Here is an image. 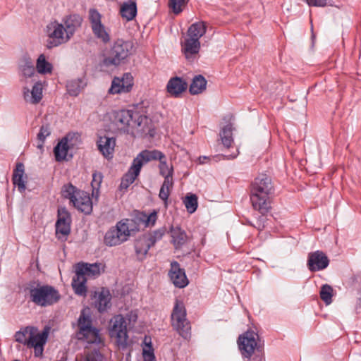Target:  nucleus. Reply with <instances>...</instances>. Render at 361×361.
Listing matches in <instances>:
<instances>
[{"mask_svg": "<svg viewBox=\"0 0 361 361\" xmlns=\"http://www.w3.org/2000/svg\"><path fill=\"white\" fill-rule=\"evenodd\" d=\"M274 192L271 178L260 174L251 185L250 201L254 209L260 214H267L271 209V197Z\"/></svg>", "mask_w": 361, "mask_h": 361, "instance_id": "1", "label": "nucleus"}, {"mask_svg": "<svg viewBox=\"0 0 361 361\" xmlns=\"http://www.w3.org/2000/svg\"><path fill=\"white\" fill-rule=\"evenodd\" d=\"M104 266L102 263H85L80 262L75 267V276L72 280V286L75 293L81 296H85L87 293V276L97 277L104 271Z\"/></svg>", "mask_w": 361, "mask_h": 361, "instance_id": "2", "label": "nucleus"}, {"mask_svg": "<svg viewBox=\"0 0 361 361\" xmlns=\"http://www.w3.org/2000/svg\"><path fill=\"white\" fill-rule=\"evenodd\" d=\"M47 333H39L37 328L26 326L15 334V341L22 343L28 348H34L35 357L42 355L44 345L47 339Z\"/></svg>", "mask_w": 361, "mask_h": 361, "instance_id": "3", "label": "nucleus"}, {"mask_svg": "<svg viewBox=\"0 0 361 361\" xmlns=\"http://www.w3.org/2000/svg\"><path fill=\"white\" fill-rule=\"evenodd\" d=\"M30 300L40 307L51 306L61 299V294L54 286L33 283L28 288Z\"/></svg>", "mask_w": 361, "mask_h": 361, "instance_id": "4", "label": "nucleus"}, {"mask_svg": "<svg viewBox=\"0 0 361 361\" xmlns=\"http://www.w3.org/2000/svg\"><path fill=\"white\" fill-rule=\"evenodd\" d=\"M61 195L70 200L78 211L90 214L92 211V202L87 192L78 189L71 183L64 185L61 190Z\"/></svg>", "mask_w": 361, "mask_h": 361, "instance_id": "5", "label": "nucleus"}, {"mask_svg": "<svg viewBox=\"0 0 361 361\" xmlns=\"http://www.w3.org/2000/svg\"><path fill=\"white\" fill-rule=\"evenodd\" d=\"M171 324L173 329L184 339L191 337V325L187 319V312L183 301L176 300L171 314Z\"/></svg>", "mask_w": 361, "mask_h": 361, "instance_id": "6", "label": "nucleus"}, {"mask_svg": "<svg viewBox=\"0 0 361 361\" xmlns=\"http://www.w3.org/2000/svg\"><path fill=\"white\" fill-rule=\"evenodd\" d=\"M158 152L142 150L133 159V163L128 172L123 176L120 184L121 189H127L139 176L142 167L151 161L153 159L157 158Z\"/></svg>", "mask_w": 361, "mask_h": 361, "instance_id": "7", "label": "nucleus"}, {"mask_svg": "<svg viewBox=\"0 0 361 361\" xmlns=\"http://www.w3.org/2000/svg\"><path fill=\"white\" fill-rule=\"evenodd\" d=\"M78 330L76 337L79 341L90 344H100L102 339L99 329L92 326L91 317L82 311L78 319Z\"/></svg>", "mask_w": 361, "mask_h": 361, "instance_id": "8", "label": "nucleus"}, {"mask_svg": "<svg viewBox=\"0 0 361 361\" xmlns=\"http://www.w3.org/2000/svg\"><path fill=\"white\" fill-rule=\"evenodd\" d=\"M134 44L131 41L117 39L110 49L109 55L104 59L107 66H118L133 52Z\"/></svg>", "mask_w": 361, "mask_h": 361, "instance_id": "9", "label": "nucleus"}, {"mask_svg": "<svg viewBox=\"0 0 361 361\" xmlns=\"http://www.w3.org/2000/svg\"><path fill=\"white\" fill-rule=\"evenodd\" d=\"M109 336L115 339L116 345L126 349L128 345V334L126 319L122 314L114 316L109 322Z\"/></svg>", "mask_w": 361, "mask_h": 361, "instance_id": "10", "label": "nucleus"}, {"mask_svg": "<svg viewBox=\"0 0 361 361\" xmlns=\"http://www.w3.org/2000/svg\"><path fill=\"white\" fill-rule=\"evenodd\" d=\"M128 219L118 221L115 226L111 227L105 233L104 243L109 247L117 246L126 242L130 235L128 224Z\"/></svg>", "mask_w": 361, "mask_h": 361, "instance_id": "11", "label": "nucleus"}, {"mask_svg": "<svg viewBox=\"0 0 361 361\" xmlns=\"http://www.w3.org/2000/svg\"><path fill=\"white\" fill-rule=\"evenodd\" d=\"M48 37L47 47L51 49L68 42L71 38L66 31L63 23L57 20L51 21L46 27Z\"/></svg>", "mask_w": 361, "mask_h": 361, "instance_id": "12", "label": "nucleus"}, {"mask_svg": "<svg viewBox=\"0 0 361 361\" xmlns=\"http://www.w3.org/2000/svg\"><path fill=\"white\" fill-rule=\"evenodd\" d=\"M102 16L95 8H90L88 11V21L94 37L106 44L110 39L108 28L102 22Z\"/></svg>", "mask_w": 361, "mask_h": 361, "instance_id": "13", "label": "nucleus"}, {"mask_svg": "<svg viewBox=\"0 0 361 361\" xmlns=\"http://www.w3.org/2000/svg\"><path fill=\"white\" fill-rule=\"evenodd\" d=\"M258 334L254 331H247L240 335L238 345L243 357L250 359L257 348Z\"/></svg>", "mask_w": 361, "mask_h": 361, "instance_id": "14", "label": "nucleus"}, {"mask_svg": "<svg viewBox=\"0 0 361 361\" xmlns=\"http://www.w3.org/2000/svg\"><path fill=\"white\" fill-rule=\"evenodd\" d=\"M133 119V111L120 110L114 111L111 117V130L114 132H128Z\"/></svg>", "mask_w": 361, "mask_h": 361, "instance_id": "15", "label": "nucleus"}, {"mask_svg": "<svg viewBox=\"0 0 361 361\" xmlns=\"http://www.w3.org/2000/svg\"><path fill=\"white\" fill-rule=\"evenodd\" d=\"M329 259L324 252L317 250L309 253L307 266L310 271L314 272L326 269Z\"/></svg>", "mask_w": 361, "mask_h": 361, "instance_id": "16", "label": "nucleus"}, {"mask_svg": "<svg viewBox=\"0 0 361 361\" xmlns=\"http://www.w3.org/2000/svg\"><path fill=\"white\" fill-rule=\"evenodd\" d=\"M133 85V77L130 73H126L121 78H114L109 89L111 94H121L128 92Z\"/></svg>", "mask_w": 361, "mask_h": 361, "instance_id": "17", "label": "nucleus"}, {"mask_svg": "<svg viewBox=\"0 0 361 361\" xmlns=\"http://www.w3.org/2000/svg\"><path fill=\"white\" fill-rule=\"evenodd\" d=\"M169 276L173 285L180 288L185 287L189 283L185 270L180 268L179 263L176 261L171 263Z\"/></svg>", "mask_w": 361, "mask_h": 361, "instance_id": "18", "label": "nucleus"}, {"mask_svg": "<svg viewBox=\"0 0 361 361\" xmlns=\"http://www.w3.org/2000/svg\"><path fill=\"white\" fill-rule=\"evenodd\" d=\"M131 123V128H137L142 133L154 135V129L151 128L152 121L147 116L133 111V119Z\"/></svg>", "mask_w": 361, "mask_h": 361, "instance_id": "19", "label": "nucleus"}, {"mask_svg": "<svg viewBox=\"0 0 361 361\" xmlns=\"http://www.w3.org/2000/svg\"><path fill=\"white\" fill-rule=\"evenodd\" d=\"M116 146V139L107 136L100 137L97 141V147L99 152L107 159L113 157L114 148Z\"/></svg>", "mask_w": 361, "mask_h": 361, "instance_id": "20", "label": "nucleus"}, {"mask_svg": "<svg viewBox=\"0 0 361 361\" xmlns=\"http://www.w3.org/2000/svg\"><path fill=\"white\" fill-rule=\"evenodd\" d=\"M82 23V18L78 14H70L62 19V23L66 31L71 38L74 35L75 31L80 27Z\"/></svg>", "mask_w": 361, "mask_h": 361, "instance_id": "21", "label": "nucleus"}, {"mask_svg": "<svg viewBox=\"0 0 361 361\" xmlns=\"http://www.w3.org/2000/svg\"><path fill=\"white\" fill-rule=\"evenodd\" d=\"M72 135L68 134L63 137L54 148L55 159L57 161H62L66 159L68 151L70 149L68 142L72 139Z\"/></svg>", "mask_w": 361, "mask_h": 361, "instance_id": "22", "label": "nucleus"}, {"mask_svg": "<svg viewBox=\"0 0 361 361\" xmlns=\"http://www.w3.org/2000/svg\"><path fill=\"white\" fill-rule=\"evenodd\" d=\"M187 86V82L182 78L174 77L168 82L166 89L171 95L177 97L186 90Z\"/></svg>", "mask_w": 361, "mask_h": 361, "instance_id": "23", "label": "nucleus"}, {"mask_svg": "<svg viewBox=\"0 0 361 361\" xmlns=\"http://www.w3.org/2000/svg\"><path fill=\"white\" fill-rule=\"evenodd\" d=\"M25 174V166L21 162L16 164V169L13 170L12 181L13 185L18 187V190L23 192L25 190L26 187L25 181L23 180V176Z\"/></svg>", "mask_w": 361, "mask_h": 361, "instance_id": "24", "label": "nucleus"}, {"mask_svg": "<svg viewBox=\"0 0 361 361\" xmlns=\"http://www.w3.org/2000/svg\"><path fill=\"white\" fill-rule=\"evenodd\" d=\"M151 247L152 246L149 243L146 235L137 239L135 243V250L137 259L141 261L143 260Z\"/></svg>", "mask_w": 361, "mask_h": 361, "instance_id": "25", "label": "nucleus"}, {"mask_svg": "<svg viewBox=\"0 0 361 361\" xmlns=\"http://www.w3.org/2000/svg\"><path fill=\"white\" fill-rule=\"evenodd\" d=\"M200 49V42L197 39L188 37L183 44V50L187 59L192 55L197 54Z\"/></svg>", "mask_w": 361, "mask_h": 361, "instance_id": "26", "label": "nucleus"}, {"mask_svg": "<svg viewBox=\"0 0 361 361\" xmlns=\"http://www.w3.org/2000/svg\"><path fill=\"white\" fill-rule=\"evenodd\" d=\"M171 236L172 238V243L173 244L176 249L180 247L187 241V235L185 232L182 230L180 227L171 226L170 229Z\"/></svg>", "mask_w": 361, "mask_h": 361, "instance_id": "27", "label": "nucleus"}, {"mask_svg": "<svg viewBox=\"0 0 361 361\" xmlns=\"http://www.w3.org/2000/svg\"><path fill=\"white\" fill-rule=\"evenodd\" d=\"M42 97V87L40 82H36L32 87V91L25 89L24 91V98L26 101L32 104H37Z\"/></svg>", "mask_w": 361, "mask_h": 361, "instance_id": "28", "label": "nucleus"}, {"mask_svg": "<svg viewBox=\"0 0 361 361\" xmlns=\"http://www.w3.org/2000/svg\"><path fill=\"white\" fill-rule=\"evenodd\" d=\"M111 294L107 289L102 288L99 293L96 307L99 312L106 311L111 306Z\"/></svg>", "mask_w": 361, "mask_h": 361, "instance_id": "29", "label": "nucleus"}, {"mask_svg": "<svg viewBox=\"0 0 361 361\" xmlns=\"http://www.w3.org/2000/svg\"><path fill=\"white\" fill-rule=\"evenodd\" d=\"M207 80L201 75L194 77L189 87V92L191 94H198L202 93L207 87Z\"/></svg>", "mask_w": 361, "mask_h": 361, "instance_id": "30", "label": "nucleus"}, {"mask_svg": "<svg viewBox=\"0 0 361 361\" xmlns=\"http://www.w3.org/2000/svg\"><path fill=\"white\" fill-rule=\"evenodd\" d=\"M207 26L204 22L200 21L192 24L188 30V37L200 40L205 34Z\"/></svg>", "mask_w": 361, "mask_h": 361, "instance_id": "31", "label": "nucleus"}, {"mask_svg": "<svg viewBox=\"0 0 361 361\" xmlns=\"http://www.w3.org/2000/svg\"><path fill=\"white\" fill-rule=\"evenodd\" d=\"M19 69L25 78H30L35 73L33 61L28 56H24L20 63Z\"/></svg>", "mask_w": 361, "mask_h": 361, "instance_id": "32", "label": "nucleus"}, {"mask_svg": "<svg viewBox=\"0 0 361 361\" xmlns=\"http://www.w3.org/2000/svg\"><path fill=\"white\" fill-rule=\"evenodd\" d=\"M149 152H158L159 153V156H157L158 157L156 158V159H153L152 161L153 160H159L160 163H159V173L160 175H161L162 176H167L168 175L169 176H173V166H169L166 161L165 160H163L165 159V155L161 152L160 151H158V150H148Z\"/></svg>", "mask_w": 361, "mask_h": 361, "instance_id": "33", "label": "nucleus"}, {"mask_svg": "<svg viewBox=\"0 0 361 361\" xmlns=\"http://www.w3.org/2000/svg\"><path fill=\"white\" fill-rule=\"evenodd\" d=\"M137 14V6L135 1L124 3L121 8V15L128 20H133Z\"/></svg>", "mask_w": 361, "mask_h": 361, "instance_id": "34", "label": "nucleus"}, {"mask_svg": "<svg viewBox=\"0 0 361 361\" xmlns=\"http://www.w3.org/2000/svg\"><path fill=\"white\" fill-rule=\"evenodd\" d=\"M232 131V125L229 123L225 126L220 132L221 142L226 148H229L233 144Z\"/></svg>", "mask_w": 361, "mask_h": 361, "instance_id": "35", "label": "nucleus"}, {"mask_svg": "<svg viewBox=\"0 0 361 361\" xmlns=\"http://www.w3.org/2000/svg\"><path fill=\"white\" fill-rule=\"evenodd\" d=\"M36 68L39 73H49L51 72L52 65L47 61L44 54H40L37 60Z\"/></svg>", "mask_w": 361, "mask_h": 361, "instance_id": "36", "label": "nucleus"}, {"mask_svg": "<svg viewBox=\"0 0 361 361\" xmlns=\"http://www.w3.org/2000/svg\"><path fill=\"white\" fill-rule=\"evenodd\" d=\"M67 91L72 96H77L83 88L81 79L73 80L68 82L66 85Z\"/></svg>", "mask_w": 361, "mask_h": 361, "instance_id": "37", "label": "nucleus"}, {"mask_svg": "<svg viewBox=\"0 0 361 361\" xmlns=\"http://www.w3.org/2000/svg\"><path fill=\"white\" fill-rule=\"evenodd\" d=\"M187 211L190 214L194 213L197 208V197L195 194L188 195L183 200Z\"/></svg>", "mask_w": 361, "mask_h": 361, "instance_id": "38", "label": "nucleus"}, {"mask_svg": "<svg viewBox=\"0 0 361 361\" xmlns=\"http://www.w3.org/2000/svg\"><path fill=\"white\" fill-rule=\"evenodd\" d=\"M321 299L326 304L329 305L332 302L333 288L328 284L323 285L320 292Z\"/></svg>", "mask_w": 361, "mask_h": 361, "instance_id": "39", "label": "nucleus"}, {"mask_svg": "<svg viewBox=\"0 0 361 361\" xmlns=\"http://www.w3.org/2000/svg\"><path fill=\"white\" fill-rule=\"evenodd\" d=\"M103 355L99 350H94L80 358H76L75 361H103Z\"/></svg>", "mask_w": 361, "mask_h": 361, "instance_id": "40", "label": "nucleus"}, {"mask_svg": "<svg viewBox=\"0 0 361 361\" xmlns=\"http://www.w3.org/2000/svg\"><path fill=\"white\" fill-rule=\"evenodd\" d=\"M56 235L58 239H62L63 238L64 240H66L67 236L71 233V225L68 224H58L56 223Z\"/></svg>", "mask_w": 361, "mask_h": 361, "instance_id": "41", "label": "nucleus"}, {"mask_svg": "<svg viewBox=\"0 0 361 361\" xmlns=\"http://www.w3.org/2000/svg\"><path fill=\"white\" fill-rule=\"evenodd\" d=\"M58 224H71V216L70 213L65 207H60L58 209L57 221Z\"/></svg>", "mask_w": 361, "mask_h": 361, "instance_id": "42", "label": "nucleus"}, {"mask_svg": "<svg viewBox=\"0 0 361 361\" xmlns=\"http://www.w3.org/2000/svg\"><path fill=\"white\" fill-rule=\"evenodd\" d=\"M166 231V228L162 227L156 231H154L152 233L146 235L147 240H149V243L152 246H154L157 241L161 240L164 235Z\"/></svg>", "mask_w": 361, "mask_h": 361, "instance_id": "43", "label": "nucleus"}, {"mask_svg": "<svg viewBox=\"0 0 361 361\" xmlns=\"http://www.w3.org/2000/svg\"><path fill=\"white\" fill-rule=\"evenodd\" d=\"M185 0H169V7L172 12L178 15L182 12V7L185 5Z\"/></svg>", "mask_w": 361, "mask_h": 361, "instance_id": "44", "label": "nucleus"}, {"mask_svg": "<svg viewBox=\"0 0 361 361\" xmlns=\"http://www.w3.org/2000/svg\"><path fill=\"white\" fill-rule=\"evenodd\" d=\"M50 133L51 131L48 125L42 126L40 128L39 132L37 134V139L39 142V144L38 145V147H42L46 137H48L50 135Z\"/></svg>", "mask_w": 361, "mask_h": 361, "instance_id": "45", "label": "nucleus"}, {"mask_svg": "<svg viewBox=\"0 0 361 361\" xmlns=\"http://www.w3.org/2000/svg\"><path fill=\"white\" fill-rule=\"evenodd\" d=\"M145 343L147 349L143 348V357L145 361H154L155 357L153 353V348L151 342L147 343V338L145 339Z\"/></svg>", "mask_w": 361, "mask_h": 361, "instance_id": "46", "label": "nucleus"}, {"mask_svg": "<svg viewBox=\"0 0 361 361\" xmlns=\"http://www.w3.org/2000/svg\"><path fill=\"white\" fill-rule=\"evenodd\" d=\"M103 176L100 172H94L92 174V187L94 190H98L101 185Z\"/></svg>", "mask_w": 361, "mask_h": 361, "instance_id": "47", "label": "nucleus"}, {"mask_svg": "<svg viewBox=\"0 0 361 361\" xmlns=\"http://www.w3.org/2000/svg\"><path fill=\"white\" fill-rule=\"evenodd\" d=\"M171 188H167L164 186H161L160 188L159 197L161 200L164 202L165 205H167L168 198L170 195Z\"/></svg>", "mask_w": 361, "mask_h": 361, "instance_id": "48", "label": "nucleus"}, {"mask_svg": "<svg viewBox=\"0 0 361 361\" xmlns=\"http://www.w3.org/2000/svg\"><path fill=\"white\" fill-rule=\"evenodd\" d=\"M266 214H261L259 216L257 222L255 224H252L254 227L257 228L258 230H262L264 228V222L266 220Z\"/></svg>", "mask_w": 361, "mask_h": 361, "instance_id": "49", "label": "nucleus"}, {"mask_svg": "<svg viewBox=\"0 0 361 361\" xmlns=\"http://www.w3.org/2000/svg\"><path fill=\"white\" fill-rule=\"evenodd\" d=\"M310 6H325L328 4L327 0H305Z\"/></svg>", "mask_w": 361, "mask_h": 361, "instance_id": "50", "label": "nucleus"}, {"mask_svg": "<svg viewBox=\"0 0 361 361\" xmlns=\"http://www.w3.org/2000/svg\"><path fill=\"white\" fill-rule=\"evenodd\" d=\"M164 180L161 186L172 189L173 185V176H164Z\"/></svg>", "mask_w": 361, "mask_h": 361, "instance_id": "51", "label": "nucleus"}, {"mask_svg": "<svg viewBox=\"0 0 361 361\" xmlns=\"http://www.w3.org/2000/svg\"><path fill=\"white\" fill-rule=\"evenodd\" d=\"M157 219V214L156 212H152L147 218L146 224L147 226L154 225Z\"/></svg>", "mask_w": 361, "mask_h": 361, "instance_id": "52", "label": "nucleus"}, {"mask_svg": "<svg viewBox=\"0 0 361 361\" xmlns=\"http://www.w3.org/2000/svg\"><path fill=\"white\" fill-rule=\"evenodd\" d=\"M252 361H264V358L263 357V356L257 355L253 357Z\"/></svg>", "mask_w": 361, "mask_h": 361, "instance_id": "53", "label": "nucleus"}, {"mask_svg": "<svg viewBox=\"0 0 361 361\" xmlns=\"http://www.w3.org/2000/svg\"><path fill=\"white\" fill-rule=\"evenodd\" d=\"M206 159H207V157H203V160H205Z\"/></svg>", "mask_w": 361, "mask_h": 361, "instance_id": "54", "label": "nucleus"}]
</instances>
